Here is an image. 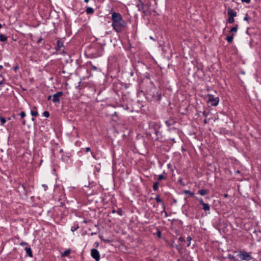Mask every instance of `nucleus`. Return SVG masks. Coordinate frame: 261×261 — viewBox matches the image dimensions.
<instances>
[{
	"mask_svg": "<svg viewBox=\"0 0 261 261\" xmlns=\"http://www.w3.org/2000/svg\"><path fill=\"white\" fill-rule=\"evenodd\" d=\"M17 69H18V67L17 66H16V67H15L14 68V69L15 71H16Z\"/></svg>",
	"mask_w": 261,
	"mask_h": 261,
	"instance_id": "nucleus-54",
	"label": "nucleus"
},
{
	"mask_svg": "<svg viewBox=\"0 0 261 261\" xmlns=\"http://www.w3.org/2000/svg\"><path fill=\"white\" fill-rule=\"evenodd\" d=\"M113 115H114V116H117V112H115Z\"/></svg>",
	"mask_w": 261,
	"mask_h": 261,
	"instance_id": "nucleus-58",
	"label": "nucleus"
},
{
	"mask_svg": "<svg viewBox=\"0 0 261 261\" xmlns=\"http://www.w3.org/2000/svg\"><path fill=\"white\" fill-rule=\"evenodd\" d=\"M75 164L78 167H81L83 165V162L82 161L78 160L76 162Z\"/></svg>",
	"mask_w": 261,
	"mask_h": 261,
	"instance_id": "nucleus-29",
	"label": "nucleus"
},
{
	"mask_svg": "<svg viewBox=\"0 0 261 261\" xmlns=\"http://www.w3.org/2000/svg\"><path fill=\"white\" fill-rule=\"evenodd\" d=\"M79 228V226L78 225H77L76 226H72L71 228V230L72 231V232H74L75 231V230H77V229Z\"/></svg>",
	"mask_w": 261,
	"mask_h": 261,
	"instance_id": "nucleus-33",
	"label": "nucleus"
},
{
	"mask_svg": "<svg viewBox=\"0 0 261 261\" xmlns=\"http://www.w3.org/2000/svg\"><path fill=\"white\" fill-rule=\"evenodd\" d=\"M20 245L21 246H24V245H28V243L27 242H22L20 243Z\"/></svg>",
	"mask_w": 261,
	"mask_h": 261,
	"instance_id": "nucleus-40",
	"label": "nucleus"
},
{
	"mask_svg": "<svg viewBox=\"0 0 261 261\" xmlns=\"http://www.w3.org/2000/svg\"><path fill=\"white\" fill-rule=\"evenodd\" d=\"M183 193L186 194H189L191 196H193L194 195V193L193 192H191L190 190H184L183 191Z\"/></svg>",
	"mask_w": 261,
	"mask_h": 261,
	"instance_id": "nucleus-23",
	"label": "nucleus"
},
{
	"mask_svg": "<svg viewBox=\"0 0 261 261\" xmlns=\"http://www.w3.org/2000/svg\"><path fill=\"white\" fill-rule=\"evenodd\" d=\"M84 2L86 3H87L89 2V0H84Z\"/></svg>",
	"mask_w": 261,
	"mask_h": 261,
	"instance_id": "nucleus-56",
	"label": "nucleus"
},
{
	"mask_svg": "<svg viewBox=\"0 0 261 261\" xmlns=\"http://www.w3.org/2000/svg\"><path fill=\"white\" fill-rule=\"evenodd\" d=\"M242 2L249 4L250 2V0H241Z\"/></svg>",
	"mask_w": 261,
	"mask_h": 261,
	"instance_id": "nucleus-36",
	"label": "nucleus"
},
{
	"mask_svg": "<svg viewBox=\"0 0 261 261\" xmlns=\"http://www.w3.org/2000/svg\"><path fill=\"white\" fill-rule=\"evenodd\" d=\"M31 114L34 117H36L38 115V113L36 107L34 108V110L31 111Z\"/></svg>",
	"mask_w": 261,
	"mask_h": 261,
	"instance_id": "nucleus-17",
	"label": "nucleus"
},
{
	"mask_svg": "<svg viewBox=\"0 0 261 261\" xmlns=\"http://www.w3.org/2000/svg\"><path fill=\"white\" fill-rule=\"evenodd\" d=\"M43 116L47 118L49 116V113L46 111H44L43 113Z\"/></svg>",
	"mask_w": 261,
	"mask_h": 261,
	"instance_id": "nucleus-28",
	"label": "nucleus"
},
{
	"mask_svg": "<svg viewBox=\"0 0 261 261\" xmlns=\"http://www.w3.org/2000/svg\"><path fill=\"white\" fill-rule=\"evenodd\" d=\"M4 79H3L2 81H0V86L2 85L4 83Z\"/></svg>",
	"mask_w": 261,
	"mask_h": 261,
	"instance_id": "nucleus-45",
	"label": "nucleus"
},
{
	"mask_svg": "<svg viewBox=\"0 0 261 261\" xmlns=\"http://www.w3.org/2000/svg\"><path fill=\"white\" fill-rule=\"evenodd\" d=\"M91 255L96 261H99L100 260V254L97 249H92L91 250Z\"/></svg>",
	"mask_w": 261,
	"mask_h": 261,
	"instance_id": "nucleus-6",
	"label": "nucleus"
},
{
	"mask_svg": "<svg viewBox=\"0 0 261 261\" xmlns=\"http://www.w3.org/2000/svg\"><path fill=\"white\" fill-rule=\"evenodd\" d=\"M233 39V35L228 36L226 37V40L229 43H232Z\"/></svg>",
	"mask_w": 261,
	"mask_h": 261,
	"instance_id": "nucleus-21",
	"label": "nucleus"
},
{
	"mask_svg": "<svg viewBox=\"0 0 261 261\" xmlns=\"http://www.w3.org/2000/svg\"><path fill=\"white\" fill-rule=\"evenodd\" d=\"M207 120L206 119H205L204 120H203V123L204 124H206L207 123Z\"/></svg>",
	"mask_w": 261,
	"mask_h": 261,
	"instance_id": "nucleus-50",
	"label": "nucleus"
},
{
	"mask_svg": "<svg viewBox=\"0 0 261 261\" xmlns=\"http://www.w3.org/2000/svg\"><path fill=\"white\" fill-rule=\"evenodd\" d=\"M234 21V17H230L229 16L228 19H227V22L229 23H233Z\"/></svg>",
	"mask_w": 261,
	"mask_h": 261,
	"instance_id": "nucleus-25",
	"label": "nucleus"
},
{
	"mask_svg": "<svg viewBox=\"0 0 261 261\" xmlns=\"http://www.w3.org/2000/svg\"><path fill=\"white\" fill-rule=\"evenodd\" d=\"M94 227H98V226H97V225H94Z\"/></svg>",
	"mask_w": 261,
	"mask_h": 261,
	"instance_id": "nucleus-61",
	"label": "nucleus"
},
{
	"mask_svg": "<svg viewBox=\"0 0 261 261\" xmlns=\"http://www.w3.org/2000/svg\"><path fill=\"white\" fill-rule=\"evenodd\" d=\"M111 19L112 26L114 30L117 33H120L126 27V23L123 20L121 15L117 12L112 13Z\"/></svg>",
	"mask_w": 261,
	"mask_h": 261,
	"instance_id": "nucleus-1",
	"label": "nucleus"
},
{
	"mask_svg": "<svg viewBox=\"0 0 261 261\" xmlns=\"http://www.w3.org/2000/svg\"><path fill=\"white\" fill-rule=\"evenodd\" d=\"M244 20L245 21H247L248 20V14H246V15H245V16L244 18Z\"/></svg>",
	"mask_w": 261,
	"mask_h": 261,
	"instance_id": "nucleus-42",
	"label": "nucleus"
},
{
	"mask_svg": "<svg viewBox=\"0 0 261 261\" xmlns=\"http://www.w3.org/2000/svg\"><path fill=\"white\" fill-rule=\"evenodd\" d=\"M163 212H164V213H165V217H168V215L167 213L166 212V210H165V209H164V208H163Z\"/></svg>",
	"mask_w": 261,
	"mask_h": 261,
	"instance_id": "nucleus-43",
	"label": "nucleus"
},
{
	"mask_svg": "<svg viewBox=\"0 0 261 261\" xmlns=\"http://www.w3.org/2000/svg\"><path fill=\"white\" fill-rule=\"evenodd\" d=\"M196 199L198 200V201H199V203L200 204H203L204 202H203V200L202 198H196Z\"/></svg>",
	"mask_w": 261,
	"mask_h": 261,
	"instance_id": "nucleus-34",
	"label": "nucleus"
},
{
	"mask_svg": "<svg viewBox=\"0 0 261 261\" xmlns=\"http://www.w3.org/2000/svg\"><path fill=\"white\" fill-rule=\"evenodd\" d=\"M91 154H92V156L94 159H95V154H94L93 152H91Z\"/></svg>",
	"mask_w": 261,
	"mask_h": 261,
	"instance_id": "nucleus-51",
	"label": "nucleus"
},
{
	"mask_svg": "<svg viewBox=\"0 0 261 261\" xmlns=\"http://www.w3.org/2000/svg\"><path fill=\"white\" fill-rule=\"evenodd\" d=\"M156 201L158 203H161L162 204V207L164 209H165V205L164 203V202L163 201L162 199L160 197L159 195H158L156 196V197L155 198Z\"/></svg>",
	"mask_w": 261,
	"mask_h": 261,
	"instance_id": "nucleus-10",
	"label": "nucleus"
},
{
	"mask_svg": "<svg viewBox=\"0 0 261 261\" xmlns=\"http://www.w3.org/2000/svg\"><path fill=\"white\" fill-rule=\"evenodd\" d=\"M159 182L158 181L155 182L153 185V190L154 191H158L159 189Z\"/></svg>",
	"mask_w": 261,
	"mask_h": 261,
	"instance_id": "nucleus-22",
	"label": "nucleus"
},
{
	"mask_svg": "<svg viewBox=\"0 0 261 261\" xmlns=\"http://www.w3.org/2000/svg\"><path fill=\"white\" fill-rule=\"evenodd\" d=\"M85 149V151L87 152H89L91 150V148L89 147H86Z\"/></svg>",
	"mask_w": 261,
	"mask_h": 261,
	"instance_id": "nucleus-38",
	"label": "nucleus"
},
{
	"mask_svg": "<svg viewBox=\"0 0 261 261\" xmlns=\"http://www.w3.org/2000/svg\"><path fill=\"white\" fill-rule=\"evenodd\" d=\"M51 95H49L47 97V100H49L51 99Z\"/></svg>",
	"mask_w": 261,
	"mask_h": 261,
	"instance_id": "nucleus-49",
	"label": "nucleus"
},
{
	"mask_svg": "<svg viewBox=\"0 0 261 261\" xmlns=\"http://www.w3.org/2000/svg\"><path fill=\"white\" fill-rule=\"evenodd\" d=\"M175 121L172 119H169L165 121V123L167 126H170L175 123Z\"/></svg>",
	"mask_w": 261,
	"mask_h": 261,
	"instance_id": "nucleus-12",
	"label": "nucleus"
},
{
	"mask_svg": "<svg viewBox=\"0 0 261 261\" xmlns=\"http://www.w3.org/2000/svg\"><path fill=\"white\" fill-rule=\"evenodd\" d=\"M177 261H180V260L178 259L177 260Z\"/></svg>",
	"mask_w": 261,
	"mask_h": 261,
	"instance_id": "nucleus-63",
	"label": "nucleus"
},
{
	"mask_svg": "<svg viewBox=\"0 0 261 261\" xmlns=\"http://www.w3.org/2000/svg\"><path fill=\"white\" fill-rule=\"evenodd\" d=\"M3 66L2 65H0V71L2 70V69H3Z\"/></svg>",
	"mask_w": 261,
	"mask_h": 261,
	"instance_id": "nucleus-57",
	"label": "nucleus"
},
{
	"mask_svg": "<svg viewBox=\"0 0 261 261\" xmlns=\"http://www.w3.org/2000/svg\"><path fill=\"white\" fill-rule=\"evenodd\" d=\"M156 234H157L158 237L159 238H161V236H162V232H161V231L159 229H158V230H157V231H156Z\"/></svg>",
	"mask_w": 261,
	"mask_h": 261,
	"instance_id": "nucleus-31",
	"label": "nucleus"
},
{
	"mask_svg": "<svg viewBox=\"0 0 261 261\" xmlns=\"http://www.w3.org/2000/svg\"><path fill=\"white\" fill-rule=\"evenodd\" d=\"M0 121H1V125H3L6 123V119L3 117H0Z\"/></svg>",
	"mask_w": 261,
	"mask_h": 261,
	"instance_id": "nucleus-27",
	"label": "nucleus"
},
{
	"mask_svg": "<svg viewBox=\"0 0 261 261\" xmlns=\"http://www.w3.org/2000/svg\"><path fill=\"white\" fill-rule=\"evenodd\" d=\"M92 68L95 70H97V67L94 66H92Z\"/></svg>",
	"mask_w": 261,
	"mask_h": 261,
	"instance_id": "nucleus-48",
	"label": "nucleus"
},
{
	"mask_svg": "<svg viewBox=\"0 0 261 261\" xmlns=\"http://www.w3.org/2000/svg\"><path fill=\"white\" fill-rule=\"evenodd\" d=\"M187 241H188V244H187V246H190V243H191V238L190 237H188L187 238Z\"/></svg>",
	"mask_w": 261,
	"mask_h": 261,
	"instance_id": "nucleus-32",
	"label": "nucleus"
},
{
	"mask_svg": "<svg viewBox=\"0 0 261 261\" xmlns=\"http://www.w3.org/2000/svg\"><path fill=\"white\" fill-rule=\"evenodd\" d=\"M7 40V37L3 34H0V41L5 42Z\"/></svg>",
	"mask_w": 261,
	"mask_h": 261,
	"instance_id": "nucleus-20",
	"label": "nucleus"
},
{
	"mask_svg": "<svg viewBox=\"0 0 261 261\" xmlns=\"http://www.w3.org/2000/svg\"><path fill=\"white\" fill-rule=\"evenodd\" d=\"M178 182L180 185H184V183H183V182H182V178H179V179H178Z\"/></svg>",
	"mask_w": 261,
	"mask_h": 261,
	"instance_id": "nucleus-35",
	"label": "nucleus"
},
{
	"mask_svg": "<svg viewBox=\"0 0 261 261\" xmlns=\"http://www.w3.org/2000/svg\"><path fill=\"white\" fill-rule=\"evenodd\" d=\"M42 41V38L41 37H40L38 40L37 41V43L39 44L41 43V42Z\"/></svg>",
	"mask_w": 261,
	"mask_h": 261,
	"instance_id": "nucleus-37",
	"label": "nucleus"
},
{
	"mask_svg": "<svg viewBox=\"0 0 261 261\" xmlns=\"http://www.w3.org/2000/svg\"><path fill=\"white\" fill-rule=\"evenodd\" d=\"M207 97L208 99L207 102L210 103L213 106H217L219 102V98L218 97H215L213 95L208 94Z\"/></svg>",
	"mask_w": 261,
	"mask_h": 261,
	"instance_id": "nucleus-2",
	"label": "nucleus"
},
{
	"mask_svg": "<svg viewBox=\"0 0 261 261\" xmlns=\"http://www.w3.org/2000/svg\"><path fill=\"white\" fill-rule=\"evenodd\" d=\"M170 140L173 141V143L176 142L174 138H171Z\"/></svg>",
	"mask_w": 261,
	"mask_h": 261,
	"instance_id": "nucleus-47",
	"label": "nucleus"
},
{
	"mask_svg": "<svg viewBox=\"0 0 261 261\" xmlns=\"http://www.w3.org/2000/svg\"><path fill=\"white\" fill-rule=\"evenodd\" d=\"M118 214L119 215H122V214H121V211H118Z\"/></svg>",
	"mask_w": 261,
	"mask_h": 261,
	"instance_id": "nucleus-52",
	"label": "nucleus"
},
{
	"mask_svg": "<svg viewBox=\"0 0 261 261\" xmlns=\"http://www.w3.org/2000/svg\"><path fill=\"white\" fill-rule=\"evenodd\" d=\"M85 11L87 14H93L94 13V10L92 8L88 7H86Z\"/></svg>",
	"mask_w": 261,
	"mask_h": 261,
	"instance_id": "nucleus-15",
	"label": "nucleus"
},
{
	"mask_svg": "<svg viewBox=\"0 0 261 261\" xmlns=\"http://www.w3.org/2000/svg\"><path fill=\"white\" fill-rule=\"evenodd\" d=\"M209 191L207 189H201L198 191V194L201 196H204L208 193Z\"/></svg>",
	"mask_w": 261,
	"mask_h": 261,
	"instance_id": "nucleus-14",
	"label": "nucleus"
},
{
	"mask_svg": "<svg viewBox=\"0 0 261 261\" xmlns=\"http://www.w3.org/2000/svg\"><path fill=\"white\" fill-rule=\"evenodd\" d=\"M179 240L181 241V242L185 241L184 238L183 237H180L179 238Z\"/></svg>",
	"mask_w": 261,
	"mask_h": 261,
	"instance_id": "nucleus-44",
	"label": "nucleus"
},
{
	"mask_svg": "<svg viewBox=\"0 0 261 261\" xmlns=\"http://www.w3.org/2000/svg\"><path fill=\"white\" fill-rule=\"evenodd\" d=\"M19 115H20L21 118L23 119L24 118V117L25 116V113L23 111L22 112H21L20 114H19Z\"/></svg>",
	"mask_w": 261,
	"mask_h": 261,
	"instance_id": "nucleus-30",
	"label": "nucleus"
},
{
	"mask_svg": "<svg viewBox=\"0 0 261 261\" xmlns=\"http://www.w3.org/2000/svg\"><path fill=\"white\" fill-rule=\"evenodd\" d=\"M63 95V93L62 91H59L55 93L53 95V99L52 101L54 103H58L60 101V97Z\"/></svg>",
	"mask_w": 261,
	"mask_h": 261,
	"instance_id": "nucleus-4",
	"label": "nucleus"
},
{
	"mask_svg": "<svg viewBox=\"0 0 261 261\" xmlns=\"http://www.w3.org/2000/svg\"><path fill=\"white\" fill-rule=\"evenodd\" d=\"M224 197L227 198L228 197V194H225L224 195Z\"/></svg>",
	"mask_w": 261,
	"mask_h": 261,
	"instance_id": "nucleus-55",
	"label": "nucleus"
},
{
	"mask_svg": "<svg viewBox=\"0 0 261 261\" xmlns=\"http://www.w3.org/2000/svg\"><path fill=\"white\" fill-rule=\"evenodd\" d=\"M138 3L137 4L136 6L138 9L139 11H141L143 14H145L146 12V10L145 9V5L142 2L141 0H138Z\"/></svg>",
	"mask_w": 261,
	"mask_h": 261,
	"instance_id": "nucleus-5",
	"label": "nucleus"
},
{
	"mask_svg": "<svg viewBox=\"0 0 261 261\" xmlns=\"http://www.w3.org/2000/svg\"><path fill=\"white\" fill-rule=\"evenodd\" d=\"M97 233V231H94V232H91V233H90V236H93V235H95Z\"/></svg>",
	"mask_w": 261,
	"mask_h": 261,
	"instance_id": "nucleus-39",
	"label": "nucleus"
},
{
	"mask_svg": "<svg viewBox=\"0 0 261 261\" xmlns=\"http://www.w3.org/2000/svg\"><path fill=\"white\" fill-rule=\"evenodd\" d=\"M202 205V209L204 211H208L210 210V206L208 203H204Z\"/></svg>",
	"mask_w": 261,
	"mask_h": 261,
	"instance_id": "nucleus-16",
	"label": "nucleus"
},
{
	"mask_svg": "<svg viewBox=\"0 0 261 261\" xmlns=\"http://www.w3.org/2000/svg\"><path fill=\"white\" fill-rule=\"evenodd\" d=\"M43 186L44 187V188H46L47 187V186H46L45 185H43Z\"/></svg>",
	"mask_w": 261,
	"mask_h": 261,
	"instance_id": "nucleus-59",
	"label": "nucleus"
},
{
	"mask_svg": "<svg viewBox=\"0 0 261 261\" xmlns=\"http://www.w3.org/2000/svg\"><path fill=\"white\" fill-rule=\"evenodd\" d=\"M166 178V173L164 172L163 174L159 175L158 177V179L159 180H164Z\"/></svg>",
	"mask_w": 261,
	"mask_h": 261,
	"instance_id": "nucleus-18",
	"label": "nucleus"
},
{
	"mask_svg": "<svg viewBox=\"0 0 261 261\" xmlns=\"http://www.w3.org/2000/svg\"><path fill=\"white\" fill-rule=\"evenodd\" d=\"M2 24L0 23V29L2 28Z\"/></svg>",
	"mask_w": 261,
	"mask_h": 261,
	"instance_id": "nucleus-62",
	"label": "nucleus"
},
{
	"mask_svg": "<svg viewBox=\"0 0 261 261\" xmlns=\"http://www.w3.org/2000/svg\"><path fill=\"white\" fill-rule=\"evenodd\" d=\"M103 49L101 47H99L95 53H92L93 57L94 58H96L98 57L101 56L103 54Z\"/></svg>",
	"mask_w": 261,
	"mask_h": 261,
	"instance_id": "nucleus-8",
	"label": "nucleus"
},
{
	"mask_svg": "<svg viewBox=\"0 0 261 261\" xmlns=\"http://www.w3.org/2000/svg\"><path fill=\"white\" fill-rule=\"evenodd\" d=\"M63 46V42H62L60 40H58L57 42V46L55 47V49L57 51H58Z\"/></svg>",
	"mask_w": 261,
	"mask_h": 261,
	"instance_id": "nucleus-11",
	"label": "nucleus"
},
{
	"mask_svg": "<svg viewBox=\"0 0 261 261\" xmlns=\"http://www.w3.org/2000/svg\"><path fill=\"white\" fill-rule=\"evenodd\" d=\"M32 121H34V120H35V118H32Z\"/></svg>",
	"mask_w": 261,
	"mask_h": 261,
	"instance_id": "nucleus-60",
	"label": "nucleus"
},
{
	"mask_svg": "<svg viewBox=\"0 0 261 261\" xmlns=\"http://www.w3.org/2000/svg\"><path fill=\"white\" fill-rule=\"evenodd\" d=\"M238 256L242 260H244L249 261L252 259L251 255L245 251H240Z\"/></svg>",
	"mask_w": 261,
	"mask_h": 261,
	"instance_id": "nucleus-3",
	"label": "nucleus"
},
{
	"mask_svg": "<svg viewBox=\"0 0 261 261\" xmlns=\"http://www.w3.org/2000/svg\"><path fill=\"white\" fill-rule=\"evenodd\" d=\"M202 114L205 117H206L207 116V115H208V114L206 113V112L205 111H203L202 112Z\"/></svg>",
	"mask_w": 261,
	"mask_h": 261,
	"instance_id": "nucleus-41",
	"label": "nucleus"
},
{
	"mask_svg": "<svg viewBox=\"0 0 261 261\" xmlns=\"http://www.w3.org/2000/svg\"><path fill=\"white\" fill-rule=\"evenodd\" d=\"M157 95V99L158 100H160L162 98V93L161 92L158 91L156 93Z\"/></svg>",
	"mask_w": 261,
	"mask_h": 261,
	"instance_id": "nucleus-26",
	"label": "nucleus"
},
{
	"mask_svg": "<svg viewBox=\"0 0 261 261\" xmlns=\"http://www.w3.org/2000/svg\"><path fill=\"white\" fill-rule=\"evenodd\" d=\"M103 49L101 47H99L95 53H92L93 57L94 58H96L98 57L101 56L103 54Z\"/></svg>",
	"mask_w": 261,
	"mask_h": 261,
	"instance_id": "nucleus-7",
	"label": "nucleus"
},
{
	"mask_svg": "<svg viewBox=\"0 0 261 261\" xmlns=\"http://www.w3.org/2000/svg\"><path fill=\"white\" fill-rule=\"evenodd\" d=\"M25 123H26L25 120H23L22 121V124H23V125H25Z\"/></svg>",
	"mask_w": 261,
	"mask_h": 261,
	"instance_id": "nucleus-53",
	"label": "nucleus"
},
{
	"mask_svg": "<svg viewBox=\"0 0 261 261\" xmlns=\"http://www.w3.org/2000/svg\"><path fill=\"white\" fill-rule=\"evenodd\" d=\"M24 249L26 251V253L29 256H30V257L33 256V253L32 251V249L30 247H25Z\"/></svg>",
	"mask_w": 261,
	"mask_h": 261,
	"instance_id": "nucleus-13",
	"label": "nucleus"
},
{
	"mask_svg": "<svg viewBox=\"0 0 261 261\" xmlns=\"http://www.w3.org/2000/svg\"><path fill=\"white\" fill-rule=\"evenodd\" d=\"M155 134L157 136L158 133H159V132L157 130H155V132H154Z\"/></svg>",
	"mask_w": 261,
	"mask_h": 261,
	"instance_id": "nucleus-46",
	"label": "nucleus"
},
{
	"mask_svg": "<svg viewBox=\"0 0 261 261\" xmlns=\"http://www.w3.org/2000/svg\"><path fill=\"white\" fill-rule=\"evenodd\" d=\"M227 13L229 16L231 17H234L237 15V12L229 7L227 9Z\"/></svg>",
	"mask_w": 261,
	"mask_h": 261,
	"instance_id": "nucleus-9",
	"label": "nucleus"
},
{
	"mask_svg": "<svg viewBox=\"0 0 261 261\" xmlns=\"http://www.w3.org/2000/svg\"><path fill=\"white\" fill-rule=\"evenodd\" d=\"M238 29V25L237 24L235 27H232L230 30V32H237Z\"/></svg>",
	"mask_w": 261,
	"mask_h": 261,
	"instance_id": "nucleus-24",
	"label": "nucleus"
},
{
	"mask_svg": "<svg viewBox=\"0 0 261 261\" xmlns=\"http://www.w3.org/2000/svg\"><path fill=\"white\" fill-rule=\"evenodd\" d=\"M70 252H71V250L70 249H69L65 251L64 252H62L61 254V256L62 257L67 256L70 253Z\"/></svg>",
	"mask_w": 261,
	"mask_h": 261,
	"instance_id": "nucleus-19",
	"label": "nucleus"
}]
</instances>
